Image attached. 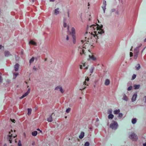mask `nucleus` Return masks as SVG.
<instances>
[{
    "instance_id": "obj_49",
    "label": "nucleus",
    "mask_w": 146,
    "mask_h": 146,
    "mask_svg": "<svg viewBox=\"0 0 146 146\" xmlns=\"http://www.w3.org/2000/svg\"><path fill=\"white\" fill-rule=\"evenodd\" d=\"M143 146H146V142L143 144Z\"/></svg>"
},
{
    "instance_id": "obj_35",
    "label": "nucleus",
    "mask_w": 146,
    "mask_h": 146,
    "mask_svg": "<svg viewBox=\"0 0 146 146\" xmlns=\"http://www.w3.org/2000/svg\"><path fill=\"white\" fill-rule=\"evenodd\" d=\"M111 111H110V119H112L114 117V115L113 114H111Z\"/></svg>"
},
{
    "instance_id": "obj_15",
    "label": "nucleus",
    "mask_w": 146,
    "mask_h": 146,
    "mask_svg": "<svg viewBox=\"0 0 146 146\" xmlns=\"http://www.w3.org/2000/svg\"><path fill=\"white\" fill-rule=\"evenodd\" d=\"M84 133L83 132H82L80 135L79 136V138L80 139H82L84 137Z\"/></svg>"
},
{
    "instance_id": "obj_26",
    "label": "nucleus",
    "mask_w": 146,
    "mask_h": 146,
    "mask_svg": "<svg viewBox=\"0 0 146 146\" xmlns=\"http://www.w3.org/2000/svg\"><path fill=\"white\" fill-rule=\"evenodd\" d=\"M27 95H28L27 94V93H25L22 96L20 97L19 98L20 99H22L23 98H24V97L26 96Z\"/></svg>"
},
{
    "instance_id": "obj_21",
    "label": "nucleus",
    "mask_w": 146,
    "mask_h": 146,
    "mask_svg": "<svg viewBox=\"0 0 146 146\" xmlns=\"http://www.w3.org/2000/svg\"><path fill=\"white\" fill-rule=\"evenodd\" d=\"M123 100L125 101H127L128 100V98L127 96L124 94L123 96V97L122 98Z\"/></svg>"
},
{
    "instance_id": "obj_50",
    "label": "nucleus",
    "mask_w": 146,
    "mask_h": 146,
    "mask_svg": "<svg viewBox=\"0 0 146 146\" xmlns=\"http://www.w3.org/2000/svg\"><path fill=\"white\" fill-rule=\"evenodd\" d=\"M82 65H80V69H82Z\"/></svg>"
},
{
    "instance_id": "obj_29",
    "label": "nucleus",
    "mask_w": 146,
    "mask_h": 146,
    "mask_svg": "<svg viewBox=\"0 0 146 146\" xmlns=\"http://www.w3.org/2000/svg\"><path fill=\"white\" fill-rule=\"evenodd\" d=\"M27 110H28V115H29L31 114L32 110L30 108H28Z\"/></svg>"
},
{
    "instance_id": "obj_52",
    "label": "nucleus",
    "mask_w": 146,
    "mask_h": 146,
    "mask_svg": "<svg viewBox=\"0 0 146 146\" xmlns=\"http://www.w3.org/2000/svg\"><path fill=\"white\" fill-rule=\"evenodd\" d=\"M89 80V79L88 78H86V79H85V81H88Z\"/></svg>"
},
{
    "instance_id": "obj_17",
    "label": "nucleus",
    "mask_w": 146,
    "mask_h": 146,
    "mask_svg": "<svg viewBox=\"0 0 146 146\" xmlns=\"http://www.w3.org/2000/svg\"><path fill=\"white\" fill-rule=\"evenodd\" d=\"M19 66V64H15L14 66L15 70V71H17L18 70Z\"/></svg>"
},
{
    "instance_id": "obj_62",
    "label": "nucleus",
    "mask_w": 146,
    "mask_h": 146,
    "mask_svg": "<svg viewBox=\"0 0 146 146\" xmlns=\"http://www.w3.org/2000/svg\"><path fill=\"white\" fill-rule=\"evenodd\" d=\"M47 60V58H45L44 59V61H46Z\"/></svg>"
},
{
    "instance_id": "obj_46",
    "label": "nucleus",
    "mask_w": 146,
    "mask_h": 146,
    "mask_svg": "<svg viewBox=\"0 0 146 146\" xmlns=\"http://www.w3.org/2000/svg\"><path fill=\"white\" fill-rule=\"evenodd\" d=\"M69 39V36L68 35H67L66 38V40H68Z\"/></svg>"
},
{
    "instance_id": "obj_47",
    "label": "nucleus",
    "mask_w": 146,
    "mask_h": 146,
    "mask_svg": "<svg viewBox=\"0 0 146 146\" xmlns=\"http://www.w3.org/2000/svg\"><path fill=\"white\" fill-rule=\"evenodd\" d=\"M99 119L98 118H97L96 119V122H99Z\"/></svg>"
},
{
    "instance_id": "obj_3",
    "label": "nucleus",
    "mask_w": 146,
    "mask_h": 146,
    "mask_svg": "<svg viewBox=\"0 0 146 146\" xmlns=\"http://www.w3.org/2000/svg\"><path fill=\"white\" fill-rule=\"evenodd\" d=\"M118 127V125L117 122L113 121L110 124V127L112 129H116Z\"/></svg>"
},
{
    "instance_id": "obj_58",
    "label": "nucleus",
    "mask_w": 146,
    "mask_h": 146,
    "mask_svg": "<svg viewBox=\"0 0 146 146\" xmlns=\"http://www.w3.org/2000/svg\"><path fill=\"white\" fill-rule=\"evenodd\" d=\"M50 1H54L55 0H49Z\"/></svg>"
},
{
    "instance_id": "obj_64",
    "label": "nucleus",
    "mask_w": 146,
    "mask_h": 146,
    "mask_svg": "<svg viewBox=\"0 0 146 146\" xmlns=\"http://www.w3.org/2000/svg\"><path fill=\"white\" fill-rule=\"evenodd\" d=\"M4 146H7V145H6V144H5L4 145Z\"/></svg>"
},
{
    "instance_id": "obj_23",
    "label": "nucleus",
    "mask_w": 146,
    "mask_h": 146,
    "mask_svg": "<svg viewBox=\"0 0 146 146\" xmlns=\"http://www.w3.org/2000/svg\"><path fill=\"white\" fill-rule=\"evenodd\" d=\"M63 27L65 28L67 27V29L68 30L69 28V27L68 25H67L66 23L65 22H64Z\"/></svg>"
},
{
    "instance_id": "obj_54",
    "label": "nucleus",
    "mask_w": 146,
    "mask_h": 146,
    "mask_svg": "<svg viewBox=\"0 0 146 146\" xmlns=\"http://www.w3.org/2000/svg\"><path fill=\"white\" fill-rule=\"evenodd\" d=\"M35 142H33L32 143V145H35Z\"/></svg>"
},
{
    "instance_id": "obj_34",
    "label": "nucleus",
    "mask_w": 146,
    "mask_h": 146,
    "mask_svg": "<svg viewBox=\"0 0 146 146\" xmlns=\"http://www.w3.org/2000/svg\"><path fill=\"white\" fill-rule=\"evenodd\" d=\"M136 75L135 74H133L132 76V78H131V80H133L136 77Z\"/></svg>"
},
{
    "instance_id": "obj_44",
    "label": "nucleus",
    "mask_w": 146,
    "mask_h": 146,
    "mask_svg": "<svg viewBox=\"0 0 146 146\" xmlns=\"http://www.w3.org/2000/svg\"><path fill=\"white\" fill-rule=\"evenodd\" d=\"M36 130H38V131H40V133H42V131L40 130L39 129V128H37V129H36Z\"/></svg>"
},
{
    "instance_id": "obj_45",
    "label": "nucleus",
    "mask_w": 146,
    "mask_h": 146,
    "mask_svg": "<svg viewBox=\"0 0 146 146\" xmlns=\"http://www.w3.org/2000/svg\"><path fill=\"white\" fill-rule=\"evenodd\" d=\"M143 99L145 100V102L146 103V96L144 97Z\"/></svg>"
},
{
    "instance_id": "obj_30",
    "label": "nucleus",
    "mask_w": 146,
    "mask_h": 146,
    "mask_svg": "<svg viewBox=\"0 0 146 146\" xmlns=\"http://www.w3.org/2000/svg\"><path fill=\"white\" fill-rule=\"evenodd\" d=\"M94 69V67H92L90 70V72L91 73H92L93 72V70Z\"/></svg>"
},
{
    "instance_id": "obj_8",
    "label": "nucleus",
    "mask_w": 146,
    "mask_h": 146,
    "mask_svg": "<svg viewBox=\"0 0 146 146\" xmlns=\"http://www.w3.org/2000/svg\"><path fill=\"white\" fill-rule=\"evenodd\" d=\"M137 96V93H135L134 94L131 99V101L132 102L135 101Z\"/></svg>"
},
{
    "instance_id": "obj_14",
    "label": "nucleus",
    "mask_w": 146,
    "mask_h": 146,
    "mask_svg": "<svg viewBox=\"0 0 146 146\" xmlns=\"http://www.w3.org/2000/svg\"><path fill=\"white\" fill-rule=\"evenodd\" d=\"M140 86V85L139 84L136 85L135 84L133 86L134 89L135 90L139 89Z\"/></svg>"
},
{
    "instance_id": "obj_39",
    "label": "nucleus",
    "mask_w": 146,
    "mask_h": 146,
    "mask_svg": "<svg viewBox=\"0 0 146 146\" xmlns=\"http://www.w3.org/2000/svg\"><path fill=\"white\" fill-rule=\"evenodd\" d=\"M18 146H22L21 141L19 140L18 143Z\"/></svg>"
},
{
    "instance_id": "obj_41",
    "label": "nucleus",
    "mask_w": 146,
    "mask_h": 146,
    "mask_svg": "<svg viewBox=\"0 0 146 146\" xmlns=\"http://www.w3.org/2000/svg\"><path fill=\"white\" fill-rule=\"evenodd\" d=\"M30 88H29L28 89V91L27 92H26V93H27V94L28 95L30 93Z\"/></svg>"
},
{
    "instance_id": "obj_25",
    "label": "nucleus",
    "mask_w": 146,
    "mask_h": 146,
    "mask_svg": "<svg viewBox=\"0 0 146 146\" xmlns=\"http://www.w3.org/2000/svg\"><path fill=\"white\" fill-rule=\"evenodd\" d=\"M35 58L34 57H33L29 60V62L30 64L33 62L34 61Z\"/></svg>"
},
{
    "instance_id": "obj_22",
    "label": "nucleus",
    "mask_w": 146,
    "mask_h": 146,
    "mask_svg": "<svg viewBox=\"0 0 146 146\" xmlns=\"http://www.w3.org/2000/svg\"><path fill=\"white\" fill-rule=\"evenodd\" d=\"M137 122V119L136 118H133L131 120V122L132 124H135Z\"/></svg>"
},
{
    "instance_id": "obj_43",
    "label": "nucleus",
    "mask_w": 146,
    "mask_h": 146,
    "mask_svg": "<svg viewBox=\"0 0 146 146\" xmlns=\"http://www.w3.org/2000/svg\"><path fill=\"white\" fill-rule=\"evenodd\" d=\"M111 11L112 12H113L115 11V9H112L111 10Z\"/></svg>"
},
{
    "instance_id": "obj_9",
    "label": "nucleus",
    "mask_w": 146,
    "mask_h": 146,
    "mask_svg": "<svg viewBox=\"0 0 146 146\" xmlns=\"http://www.w3.org/2000/svg\"><path fill=\"white\" fill-rule=\"evenodd\" d=\"M5 55L6 57H8L11 56V54L8 51H5L4 52Z\"/></svg>"
},
{
    "instance_id": "obj_57",
    "label": "nucleus",
    "mask_w": 146,
    "mask_h": 146,
    "mask_svg": "<svg viewBox=\"0 0 146 146\" xmlns=\"http://www.w3.org/2000/svg\"><path fill=\"white\" fill-rule=\"evenodd\" d=\"M15 58L16 59H17V58L19 59V58L18 57V56H17L15 57Z\"/></svg>"
},
{
    "instance_id": "obj_63",
    "label": "nucleus",
    "mask_w": 146,
    "mask_h": 146,
    "mask_svg": "<svg viewBox=\"0 0 146 146\" xmlns=\"http://www.w3.org/2000/svg\"><path fill=\"white\" fill-rule=\"evenodd\" d=\"M2 47V45H0V49H1V48Z\"/></svg>"
},
{
    "instance_id": "obj_16",
    "label": "nucleus",
    "mask_w": 146,
    "mask_h": 146,
    "mask_svg": "<svg viewBox=\"0 0 146 146\" xmlns=\"http://www.w3.org/2000/svg\"><path fill=\"white\" fill-rule=\"evenodd\" d=\"M139 53V47H137L134 49V54H138Z\"/></svg>"
},
{
    "instance_id": "obj_48",
    "label": "nucleus",
    "mask_w": 146,
    "mask_h": 146,
    "mask_svg": "<svg viewBox=\"0 0 146 146\" xmlns=\"http://www.w3.org/2000/svg\"><path fill=\"white\" fill-rule=\"evenodd\" d=\"M130 56L131 57L132 56H133V54L131 52H130Z\"/></svg>"
},
{
    "instance_id": "obj_33",
    "label": "nucleus",
    "mask_w": 146,
    "mask_h": 146,
    "mask_svg": "<svg viewBox=\"0 0 146 146\" xmlns=\"http://www.w3.org/2000/svg\"><path fill=\"white\" fill-rule=\"evenodd\" d=\"M90 143L88 142H86L84 144V146H89Z\"/></svg>"
},
{
    "instance_id": "obj_36",
    "label": "nucleus",
    "mask_w": 146,
    "mask_h": 146,
    "mask_svg": "<svg viewBox=\"0 0 146 146\" xmlns=\"http://www.w3.org/2000/svg\"><path fill=\"white\" fill-rule=\"evenodd\" d=\"M1 74L0 72V83L2 82V78L1 76Z\"/></svg>"
},
{
    "instance_id": "obj_7",
    "label": "nucleus",
    "mask_w": 146,
    "mask_h": 146,
    "mask_svg": "<svg viewBox=\"0 0 146 146\" xmlns=\"http://www.w3.org/2000/svg\"><path fill=\"white\" fill-rule=\"evenodd\" d=\"M106 2L104 0L103 1V3L102 7L104 13L105 12V10L106 9Z\"/></svg>"
},
{
    "instance_id": "obj_37",
    "label": "nucleus",
    "mask_w": 146,
    "mask_h": 146,
    "mask_svg": "<svg viewBox=\"0 0 146 146\" xmlns=\"http://www.w3.org/2000/svg\"><path fill=\"white\" fill-rule=\"evenodd\" d=\"M132 89V86H131L129 87L127 89V90L129 91L130 90H131Z\"/></svg>"
},
{
    "instance_id": "obj_1",
    "label": "nucleus",
    "mask_w": 146,
    "mask_h": 146,
    "mask_svg": "<svg viewBox=\"0 0 146 146\" xmlns=\"http://www.w3.org/2000/svg\"><path fill=\"white\" fill-rule=\"evenodd\" d=\"M103 26L99 27L98 24L88 25L86 32L85 34L84 40H81L82 45L78 46V50L81 55L83 54L86 55L87 52H90L89 48L93 47V45L97 42V39L99 38V35L104 33V31L102 29Z\"/></svg>"
},
{
    "instance_id": "obj_10",
    "label": "nucleus",
    "mask_w": 146,
    "mask_h": 146,
    "mask_svg": "<svg viewBox=\"0 0 146 146\" xmlns=\"http://www.w3.org/2000/svg\"><path fill=\"white\" fill-rule=\"evenodd\" d=\"M60 13L59 11V8H57L56 9H55L54 10V14L55 15H57L59 14Z\"/></svg>"
},
{
    "instance_id": "obj_12",
    "label": "nucleus",
    "mask_w": 146,
    "mask_h": 146,
    "mask_svg": "<svg viewBox=\"0 0 146 146\" xmlns=\"http://www.w3.org/2000/svg\"><path fill=\"white\" fill-rule=\"evenodd\" d=\"M40 69V67L37 64H36V66H34L33 67V69L35 70H39Z\"/></svg>"
},
{
    "instance_id": "obj_40",
    "label": "nucleus",
    "mask_w": 146,
    "mask_h": 146,
    "mask_svg": "<svg viewBox=\"0 0 146 146\" xmlns=\"http://www.w3.org/2000/svg\"><path fill=\"white\" fill-rule=\"evenodd\" d=\"M138 54H134V59H136L137 58V57Z\"/></svg>"
},
{
    "instance_id": "obj_2",
    "label": "nucleus",
    "mask_w": 146,
    "mask_h": 146,
    "mask_svg": "<svg viewBox=\"0 0 146 146\" xmlns=\"http://www.w3.org/2000/svg\"><path fill=\"white\" fill-rule=\"evenodd\" d=\"M75 31L74 27H72L71 29V32L69 34V36H71L73 39V42L74 44L76 43V36L75 35Z\"/></svg>"
},
{
    "instance_id": "obj_18",
    "label": "nucleus",
    "mask_w": 146,
    "mask_h": 146,
    "mask_svg": "<svg viewBox=\"0 0 146 146\" xmlns=\"http://www.w3.org/2000/svg\"><path fill=\"white\" fill-rule=\"evenodd\" d=\"M120 112L119 109L113 111V113L115 114H119Z\"/></svg>"
},
{
    "instance_id": "obj_38",
    "label": "nucleus",
    "mask_w": 146,
    "mask_h": 146,
    "mask_svg": "<svg viewBox=\"0 0 146 146\" xmlns=\"http://www.w3.org/2000/svg\"><path fill=\"white\" fill-rule=\"evenodd\" d=\"M70 110L71 109L70 108H69L66 110V113H69L70 111Z\"/></svg>"
},
{
    "instance_id": "obj_32",
    "label": "nucleus",
    "mask_w": 146,
    "mask_h": 146,
    "mask_svg": "<svg viewBox=\"0 0 146 146\" xmlns=\"http://www.w3.org/2000/svg\"><path fill=\"white\" fill-rule=\"evenodd\" d=\"M13 74L14 75V79L16 78V77L18 75V73H13Z\"/></svg>"
},
{
    "instance_id": "obj_24",
    "label": "nucleus",
    "mask_w": 146,
    "mask_h": 146,
    "mask_svg": "<svg viewBox=\"0 0 146 146\" xmlns=\"http://www.w3.org/2000/svg\"><path fill=\"white\" fill-rule=\"evenodd\" d=\"M29 43L34 45H36V44L35 42L32 40H31V41L29 42Z\"/></svg>"
},
{
    "instance_id": "obj_61",
    "label": "nucleus",
    "mask_w": 146,
    "mask_h": 146,
    "mask_svg": "<svg viewBox=\"0 0 146 146\" xmlns=\"http://www.w3.org/2000/svg\"><path fill=\"white\" fill-rule=\"evenodd\" d=\"M108 114H110V110H108Z\"/></svg>"
},
{
    "instance_id": "obj_13",
    "label": "nucleus",
    "mask_w": 146,
    "mask_h": 146,
    "mask_svg": "<svg viewBox=\"0 0 146 146\" xmlns=\"http://www.w3.org/2000/svg\"><path fill=\"white\" fill-rule=\"evenodd\" d=\"M52 120H53V119H52V115H50L49 117H48L47 118V121L48 122H51L52 121Z\"/></svg>"
},
{
    "instance_id": "obj_19",
    "label": "nucleus",
    "mask_w": 146,
    "mask_h": 146,
    "mask_svg": "<svg viewBox=\"0 0 146 146\" xmlns=\"http://www.w3.org/2000/svg\"><path fill=\"white\" fill-rule=\"evenodd\" d=\"M110 84V80L108 79H106L105 81V84L106 86H108Z\"/></svg>"
},
{
    "instance_id": "obj_51",
    "label": "nucleus",
    "mask_w": 146,
    "mask_h": 146,
    "mask_svg": "<svg viewBox=\"0 0 146 146\" xmlns=\"http://www.w3.org/2000/svg\"><path fill=\"white\" fill-rule=\"evenodd\" d=\"M68 16L69 17V12L68 11L67 12Z\"/></svg>"
},
{
    "instance_id": "obj_28",
    "label": "nucleus",
    "mask_w": 146,
    "mask_h": 146,
    "mask_svg": "<svg viewBox=\"0 0 146 146\" xmlns=\"http://www.w3.org/2000/svg\"><path fill=\"white\" fill-rule=\"evenodd\" d=\"M123 116V114L121 113H119L118 114V115L117 117L120 119H121Z\"/></svg>"
},
{
    "instance_id": "obj_55",
    "label": "nucleus",
    "mask_w": 146,
    "mask_h": 146,
    "mask_svg": "<svg viewBox=\"0 0 146 146\" xmlns=\"http://www.w3.org/2000/svg\"><path fill=\"white\" fill-rule=\"evenodd\" d=\"M115 13L117 14H118V12L117 11H115Z\"/></svg>"
},
{
    "instance_id": "obj_11",
    "label": "nucleus",
    "mask_w": 146,
    "mask_h": 146,
    "mask_svg": "<svg viewBox=\"0 0 146 146\" xmlns=\"http://www.w3.org/2000/svg\"><path fill=\"white\" fill-rule=\"evenodd\" d=\"M89 56L90 58L93 60H96V58L92 54L91 55L89 54Z\"/></svg>"
},
{
    "instance_id": "obj_20",
    "label": "nucleus",
    "mask_w": 146,
    "mask_h": 146,
    "mask_svg": "<svg viewBox=\"0 0 146 146\" xmlns=\"http://www.w3.org/2000/svg\"><path fill=\"white\" fill-rule=\"evenodd\" d=\"M37 131H35L32 132V135L33 136H35L37 135Z\"/></svg>"
},
{
    "instance_id": "obj_56",
    "label": "nucleus",
    "mask_w": 146,
    "mask_h": 146,
    "mask_svg": "<svg viewBox=\"0 0 146 146\" xmlns=\"http://www.w3.org/2000/svg\"><path fill=\"white\" fill-rule=\"evenodd\" d=\"M141 46H142V44H140V45L139 46H138L137 47H139V48H140V47Z\"/></svg>"
},
{
    "instance_id": "obj_59",
    "label": "nucleus",
    "mask_w": 146,
    "mask_h": 146,
    "mask_svg": "<svg viewBox=\"0 0 146 146\" xmlns=\"http://www.w3.org/2000/svg\"><path fill=\"white\" fill-rule=\"evenodd\" d=\"M107 125L108 126H109V123L108 121V122H107Z\"/></svg>"
},
{
    "instance_id": "obj_5",
    "label": "nucleus",
    "mask_w": 146,
    "mask_h": 146,
    "mask_svg": "<svg viewBox=\"0 0 146 146\" xmlns=\"http://www.w3.org/2000/svg\"><path fill=\"white\" fill-rule=\"evenodd\" d=\"M55 90L57 91H60L61 92L63 93L64 92V90L62 89V88L60 86H58L56 87Z\"/></svg>"
},
{
    "instance_id": "obj_27",
    "label": "nucleus",
    "mask_w": 146,
    "mask_h": 146,
    "mask_svg": "<svg viewBox=\"0 0 146 146\" xmlns=\"http://www.w3.org/2000/svg\"><path fill=\"white\" fill-rule=\"evenodd\" d=\"M27 95H28L27 94V93H25L22 96L20 97L19 98L20 99H22L23 98H24V97L26 96Z\"/></svg>"
},
{
    "instance_id": "obj_6",
    "label": "nucleus",
    "mask_w": 146,
    "mask_h": 146,
    "mask_svg": "<svg viewBox=\"0 0 146 146\" xmlns=\"http://www.w3.org/2000/svg\"><path fill=\"white\" fill-rule=\"evenodd\" d=\"M12 134H11V133H9V134L8 135L7 139L9 141L10 143H11V141L12 139Z\"/></svg>"
},
{
    "instance_id": "obj_60",
    "label": "nucleus",
    "mask_w": 146,
    "mask_h": 146,
    "mask_svg": "<svg viewBox=\"0 0 146 146\" xmlns=\"http://www.w3.org/2000/svg\"><path fill=\"white\" fill-rule=\"evenodd\" d=\"M144 42H146V38L144 39Z\"/></svg>"
},
{
    "instance_id": "obj_4",
    "label": "nucleus",
    "mask_w": 146,
    "mask_h": 146,
    "mask_svg": "<svg viewBox=\"0 0 146 146\" xmlns=\"http://www.w3.org/2000/svg\"><path fill=\"white\" fill-rule=\"evenodd\" d=\"M129 137L133 141H136L137 139V136L134 133H132L129 136Z\"/></svg>"
},
{
    "instance_id": "obj_53",
    "label": "nucleus",
    "mask_w": 146,
    "mask_h": 146,
    "mask_svg": "<svg viewBox=\"0 0 146 146\" xmlns=\"http://www.w3.org/2000/svg\"><path fill=\"white\" fill-rule=\"evenodd\" d=\"M11 120L12 122L15 123V120L14 119H13V120L11 119Z\"/></svg>"
},
{
    "instance_id": "obj_42",
    "label": "nucleus",
    "mask_w": 146,
    "mask_h": 146,
    "mask_svg": "<svg viewBox=\"0 0 146 146\" xmlns=\"http://www.w3.org/2000/svg\"><path fill=\"white\" fill-rule=\"evenodd\" d=\"M99 125V122H95V125L96 127H98Z\"/></svg>"
},
{
    "instance_id": "obj_31",
    "label": "nucleus",
    "mask_w": 146,
    "mask_h": 146,
    "mask_svg": "<svg viewBox=\"0 0 146 146\" xmlns=\"http://www.w3.org/2000/svg\"><path fill=\"white\" fill-rule=\"evenodd\" d=\"M140 64H138L137 66H135L136 69L137 70H139L140 68Z\"/></svg>"
}]
</instances>
